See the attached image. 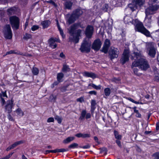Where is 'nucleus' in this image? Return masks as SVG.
Wrapping results in <instances>:
<instances>
[{
  "label": "nucleus",
  "mask_w": 159,
  "mask_h": 159,
  "mask_svg": "<svg viewBox=\"0 0 159 159\" xmlns=\"http://www.w3.org/2000/svg\"><path fill=\"white\" fill-rule=\"evenodd\" d=\"M134 56L136 58L132 63L131 67H138L142 70H146L150 67L148 61L143 58L140 51H137L134 52Z\"/></svg>",
  "instance_id": "f257e3e1"
},
{
  "label": "nucleus",
  "mask_w": 159,
  "mask_h": 159,
  "mask_svg": "<svg viewBox=\"0 0 159 159\" xmlns=\"http://www.w3.org/2000/svg\"><path fill=\"white\" fill-rule=\"evenodd\" d=\"M147 52L151 57H154L156 52V49L154 47V43L149 42L147 44Z\"/></svg>",
  "instance_id": "f03ea898"
},
{
  "label": "nucleus",
  "mask_w": 159,
  "mask_h": 159,
  "mask_svg": "<svg viewBox=\"0 0 159 159\" xmlns=\"http://www.w3.org/2000/svg\"><path fill=\"white\" fill-rule=\"evenodd\" d=\"M2 32L5 38L8 39L12 38V34L11 26L9 25H6L3 26Z\"/></svg>",
  "instance_id": "7ed1b4c3"
},
{
  "label": "nucleus",
  "mask_w": 159,
  "mask_h": 159,
  "mask_svg": "<svg viewBox=\"0 0 159 159\" xmlns=\"http://www.w3.org/2000/svg\"><path fill=\"white\" fill-rule=\"evenodd\" d=\"M9 20L11 26L13 30H17L19 29L20 21L19 18L16 16H10Z\"/></svg>",
  "instance_id": "20e7f679"
},
{
  "label": "nucleus",
  "mask_w": 159,
  "mask_h": 159,
  "mask_svg": "<svg viewBox=\"0 0 159 159\" xmlns=\"http://www.w3.org/2000/svg\"><path fill=\"white\" fill-rule=\"evenodd\" d=\"M91 43L90 41L84 40L82 44L80 50L82 52H90Z\"/></svg>",
  "instance_id": "39448f33"
},
{
  "label": "nucleus",
  "mask_w": 159,
  "mask_h": 159,
  "mask_svg": "<svg viewBox=\"0 0 159 159\" xmlns=\"http://www.w3.org/2000/svg\"><path fill=\"white\" fill-rule=\"evenodd\" d=\"M109 56L110 59L112 60L115 58H117L119 54V50L117 48L111 47L110 49L109 52Z\"/></svg>",
  "instance_id": "423d86ee"
},
{
  "label": "nucleus",
  "mask_w": 159,
  "mask_h": 159,
  "mask_svg": "<svg viewBox=\"0 0 159 159\" xmlns=\"http://www.w3.org/2000/svg\"><path fill=\"white\" fill-rule=\"evenodd\" d=\"M159 8V5L156 4L150 6L146 9L145 13L146 16L154 14Z\"/></svg>",
  "instance_id": "0eeeda50"
},
{
  "label": "nucleus",
  "mask_w": 159,
  "mask_h": 159,
  "mask_svg": "<svg viewBox=\"0 0 159 159\" xmlns=\"http://www.w3.org/2000/svg\"><path fill=\"white\" fill-rule=\"evenodd\" d=\"M132 24L135 26V31L140 32H141L145 28L143 23L137 19L133 21Z\"/></svg>",
  "instance_id": "6e6552de"
},
{
  "label": "nucleus",
  "mask_w": 159,
  "mask_h": 159,
  "mask_svg": "<svg viewBox=\"0 0 159 159\" xmlns=\"http://www.w3.org/2000/svg\"><path fill=\"white\" fill-rule=\"evenodd\" d=\"M81 32V30L79 29L75 31V34L73 35H71L73 38H71L70 37V40L74 42L75 43H77L79 42V37L80 36V34Z\"/></svg>",
  "instance_id": "1a4fd4ad"
},
{
  "label": "nucleus",
  "mask_w": 159,
  "mask_h": 159,
  "mask_svg": "<svg viewBox=\"0 0 159 159\" xmlns=\"http://www.w3.org/2000/svg\"><path fill=\"white\" fill-rule=\"evenodd\" d=\"M13 100L12 98L11 100H8L6 102V105L5 106V109L8 113H9L12 111V109L13 106Z\"/></svg>",
  "instance_id": "9d476101"
},
{
  "label": "nucleus",
  "mask_w": 159,
  "mask_h": 159,
  "mask_svg": "<svg viewBox=\"0 0 159 159\" xmlns=\"http://www.w3.org/2000/svg\"><path fill=\"white\" fill-rule=\"evenodd\" d=\"M94 31L93 26L88 25L87 26L85 30V34L88 38L90 39L91 38Z\"/></svg>",
  "instance_id": "9b49d317"
},
{
  "label": "nucleus",
  "mask_w": 159,
  "mask_h": 159,
  "mask_svg": "<svg viewBox=\"0 0 159 159\" xmlns=\"http://www.w3.org/2000/svg\"><path fill=\"white\" fill-rule=\"evenodd\" d=\"M129 60V55L128 51L125 50L122 54V56L120 59V62L123 64H124Z\"/></svg>",
  "instance_id": "f8f14e48"
},
{
  "label": "nucleus",
  "mask_w": 159,
  "mask_h": 159,
  "mask_svg": "<svg viewBox=\"0 0 159 159\" xmlns=\"http://www.w3.org/2000/svg\"><path fill=\"white\" fill-rule=\"evenodd\" d=\"M102 43L99 39L95 40L93 43L92 48L96 51H98L100 48Z\"/></svg>",
  "instance_id": "ddd939ff"
},
{
  "label": "nucleus",
  "mask_w": 159,
  "mask_h": 159,
  "mask_svg": "<svg viewBox=\"0 0 159 159\" xmlns=\"http://www.w3.org/2000/svg\"><path fill=\"white\" fill-rule=\"evenodd\" d=\"M110 42L109 40L106 39L103 46L102 50V51L105 53H107L108 52V49L110 46Z\"/></svg>",
  "instance_id": "4468645a"
},
{
  "label": "nucleus",
  "mask_w": 159,
  "mask_h": 159,
  "mask_svg": "<svg viewBox=\"0 0 159 159\" xmlns=\"http://www.w3.org/2000/svg\"><path fill=\"white\" fill-rule=\"evenodd\" d=\"M4 97H6V98H7V96L6 93V91H2L1 93H0V102L2 106H3L6 103L5 99L4 98H3Z\"/></svg>",
  "instance_id": "2eb2a0df"
},
{
  "label": "nucleus",
  "mask_w": 159,
  "mask_h": 159,
  "mask_svg": "<svg viewBox=\"0 0 159 159\" xmlns=\"http://www.w3.org/2000/svg\"><path fill=\"white\" fill-rule=\"evenodd\" d=\"M83 75L85 77H90L93 79H94L97 77V75L94 73L92 72H89L88 71H85L83 73Z\"/></svg>",
  "instance_id": "dca6fc26"
},
{
  "label": "nucleus",
  "mask_w": 159,
  "mask_h": 159,
  "mask_svg": "<svg viewBox=\"0 0 159 159\" xmlns=\"http://www.w3.org/2000/svg\"><path fill=\"white\" fill-rule=\"evenodd\" d=\"M72 14L76 17L77 18L83 14V11L82 10L79 9H77L74 11Z\"/></svg>",
  "instance_id": "f3484780"
},
{
  "label": "nucleus",
  "mask_w": 159,
  "mask_h": 159,
  "mask_svg": "<svg viewBox=\"0 0 159 159\" xmlns=\"http://www.w3.org/2000/svg\"><path fill=\"white\" fill-rule=\"evenodd\" d=\"M56 40H55L53 38H51L49 40V43L50 46L52 48H56L57 45L55 43Z\"/></svg>",
  "instance_id": "a211bd4d"
},
{
  "label": "nucleus",
  "mask_w": 159,
  "mask_h": 159,
  "mask_svg": "<svg viewBox=\"0 0 159 159\" xmlns=\"http://www.w3.org/2000/svg\"><path fill=\"white\" fill-rule=\"evenodd\" d=\"M17 8L15 7H13L7 10V14L10 15L16 13Z\"/></svg>",
  "instance_id": "6ab92c4d"
},
{
  "label": "nucleus",
  "mask_w": 159,
  "mask_h": 159,
  "mask_svg": "<svg viewBox=\"0 0 159 159\" xmlns=\"http://www.w3.org/2000/svg\"><path fill=\"white\" fill-rule=\"evenodd\" d=\"M77 25L75 24L71 25L69 30V33L71 35H73L75 34V30L77 29Z\"/></svg>",
  "instance_id": "aec40b11"
},
{
  "label": "nucleus",
  "mask_w": 159,
  "mask_h": 159,
  "mask_svg": "<svg viewBox=\"0 0 159 159\" xmlns=\"http://www.w3.org/2000/svg\"><path fill=\"white\" fill-rule=\"evenodd\" d=\"M124 20V23L126 24H129V23H131L132 24L133 21L134 20L130 16H127L125 17Z\"/></svg>",
  "instance_id": "412c9836"
},
{
  "label": "nucleus",
  "mask_w": 159,
  "mask_h": 159,
  "mask_svg": "<svg viewBox=\"0 0 159 159\" xmlns=\"http://www.w3.org/2000/svg\"><path fill=\"white\" fill-rule=\"evenodd\" d=\"M77 19L76 17L72 13L68 19L69 24L70 25L73 23Z\"/></svg>",
  "instance_id": "4be33fe9"
},
{
  "label": "nucleus",
  "mask_w": 159,
  "mask_h": 159,
  "mask_svg": "<svg viewBox=\"0 0 159 159\" xmlns=\"http://www.w3.org/2000/svg\"><path fill=\"white\" fill-rule=\"evenodd\" d=\"M51 22L49 20H46L42 21L41 24L43 26V29L47 28L50 24Z\"/></svg>",
  "instance_id": "5701e85b"
},
{
  "label": "nucleus",
  "mask_w": 159,
  "mask_h": 159,
  "mask_svg": "<svg viewBox=\"0 0 159 159\" xmlns=\"http://www.w3.org/2000/svg\"><path fill=\"white\" fill-rule=\"evenodd\" d=\"M75 136L78 138H86L90 137V135L88 134H82L80 133L75 134Z\"/></svg>",
  "instance_id": "b1692460"
},
{
  "label": "nucleus",
  "mask_w": 159,
  "mask_h": 159,
  "mask_svg": "<svg viewBox=\"0 0 159 159\" xmlns=\"http://www.w3.org/2000/svg\"><path fill=\"white\" fill-rule=\"evenodd\" d=\"M96 104V101L94 100H92L91 102V111L92 113L94 112V111L96 108L95 105Z\"/></svg>",
  "instance_id": "393cba45"
},
{
  "label": "nucleus",
  "mask_w": 159,
  "mask_h": 159,
  "mask_svg": "<svg viewBox=\"0 0 159 159\" xmlns=\"http://www.w3.org/2000/svg\"><path fill=\"white\" fill-rule=\"evenodd\" d=\"M141 33L143 34L147 37H150L151 36L150 32L145 28L141 32Z\"/></svg>",
  "instance_id": "a878e982"
},
{
  "label": "nucleus",
  "mask_w": 159,
  "mask_h": 159,
  "mask_svg": "<svg viewBox=\"0 0 159 159\" xmlns=\"http://www.w3.org/2000/svg\"><path fill=\"white\" fill-rule=\"evenodd\" d=\"M132 108L134 110V113H136L135 116L138 118H141L142 116L141 115L139 112L138 110L136 109L137 107H134Z\"/></svg>",
  "instance_id": "bb28decb"
},
{
  "label": "nucleus",
  "mask_w": 159,
  "mask_h": 159,
  "mask_svg": "<svg viewBox=\"0 0 159 159\" xmlns=\"http://www.w3.org/2000/svg\"><path fill=\"white\" fill-rule=\"evenodd\" d=\"M75 137H70L67 138L66 139L64 140L63 141L64 143H67L71 141L74 140L75 139Z\"/></svg>",
  "instance_id": "cd10ccee"
},
{
  "label": "nucleus",
  "mask_w": 159,
  "mask_h": 159,
  "mask_svg": "<svg viewBox=\"0 0 159 159\" xmlns=\"http://www.w3.org/2000/svg\"><path fill=\"white\" fill-rule=\"evenodd\" d=\"M137 5L141 6L143 5L145 2L144 0H134Z\"/></svg>",
  "instance_id": "c85d7f7f"
},
{
  "label": "nucleus",
  "mask_w": 159,
  "mask_h": 159,
  "mask_svg": "<svg viewBox=\"0 0 159 159\" xmlns=\"http://www.w3.org/2000/svg\"><path fill=\"white\" fill-rule=\"evenodd\" d=\"M64 74L62 73H60L57 74V79L59 82H61V79L64 77Z\"/></svg>",
  "instance_id": "c756f323"
},
{
  "label": "nucleus",
  "mask_w": 159,
  "mask_h": 159,
  "mask_svg": "<svg viewBox=\"0 0 159 159\" xmlns=\"http://www.w3.org/2000/svg\"><path fill=\"white\" fill-rule=\"evenodd\" d=\"M70 70V69L69 68V66L66 65H63V68L62 69V71L63 72H66L67 71H69Z\"/></svg>",
  "instance_id": "7c9ffc66"
},
{
  "label": "nucleus",
  "mask_w": 159,
  "mask_h": 159,
  "mask_svg": "<svg viewBox=\"0 0 159 159\" xmlns=\"http://www.w3.org/2000/svg\"><path fill=\"white\" fill-rule=\"evenodd\" d=\"M92 86L93 88L97 89V90H99L100 89H101V86L100 85H98V86H97L95 85V84H89L88 86Z\"/></svg>",
  "instance_id": "2f4dec72"
},
{
  "label": "nucleus",
  "mask_w": 159,
  "mask_h": 159,
  "mask_svg": "<svg viewBox=\"0 0 159 159\" xmlns=\"http://www.w3.org/2000/svg\"><path fill=\"white\" fill-rule=\"evenodd\" d=\"M72 4L73 3L71 2H66L65 4L66 7L68 9H71Z\"/></svg>",
  "instance_id": "473e14b6"
},
{
  "label": "nucleus",
  "mask_w": 159,
  "mask_h": 159,
  "mask_svg": "<svg viewBox=\"0 0 159 159\" xmlns=\"http://www.w3.org/2000/svg\"><path fill=\"white\" fill-rule=\"evenodd\" d=\"M104 92L105 95L107 96H109L111 93V89L109 88H106L104 89Z\"/></svg>",
  "instance_id": "72a5a7b5"
},
{
  "label": "nucleus",
  "mask_w": 159,
  "mask_h": 159,
  "mask_svg": "<svg viewBox=\"0 0 159 159\" xmlns=\"http://www.w3.org/2000/svg\"><path fill=\"white\" fill-rule=\"evenodd\" d=\"M86 111L85 110H83L81 112V116L79 118V119L80 120H83L84 119V117L86 116Z\"/></svg>",
  "instance_id": "f704fd0d"
},
{
  "label": "nucleus",
  "mask_w": 159,
  "mask_h": 159,
  "mask_svg": "<svg viewBox=\"0 0 159 159\" xmlns=\"http://www.w3.org/2000/svg\"><path fill=\"white\" fill-rule=\"evenodd\" d=\"M32 71L34 75H37L38 74L39 71L38 68L34 67L32 70Z\"/></svg>",
  "instance_id": "c9c22d12"
},
{
  "label": "nucleus",
  "mask_w": 159,
  "mask_h": 159,
  "mask_svg": "<svg viewBox=\"0 0 159 159\" xmlns=\"http://www.w3.org/2000/svg\"><path fill=\"white\" fill-rule=\"evenodd\" d=\"M114 133L115 137L116 139H119V140H120V139H121V135L119 134L118 132L116 130H115L114 131Z\"/></svg>",
  "instance_id": "e433bc0d"
},
{
  "label": "nucleus",
  "mask_w": 159,
  "mask_h": 159,
  "mask_svg": "<svg viewBox=\"0 0 159 159\" xmlns=\"http://www.w3.org/2000/svg\"><path fill=\"white\" fill-rule=\"evenodd\" d=\"M147 16H146V17L145 18V21L146 22H147V23H146V24H147V25H149L152 22V20L151 19V16H150V17H149V18H148L147 17Z\"/></svg>",
  "instance_id": "4c0bfd02"
},
{
  "label": "nucleus",
  "mask_w": 159,
  "mask_h": 159,
  "mask_svg": "<svg viewBox=\"0 0 159 159\" xmlns=\"http://www.w3.org/2000/svg\"><path fill=\"white\" fill-rule=\"evenodd\" d=\"M16 112L17 114L20 116H22L24 115V113L22 111L21 109L20 108H18L16 110Z\"/></svg>",
  "instance_id": "58836bf2"
},
{
  "label": "nucleus",
  "mask_w": 159,
  "mask_h": 159,
  "mask_svg": "<svg viewBox=\"0 0 159 159\" xmlns=\"http://www.w3.org/2000/svg\"><path fill=\"white\" fill-rule=\"evenodd\" d=\"M78 144L76 143H72L69 146L68 148H77L78 147Z\"/></svg>",
  "instance_id": "ea45409f"
},
{
  "label": "nucleus",
  "mask_w": 159,
  "mask_h": 159,
  "mask_svg": "<svg viewBox=\"0 0 159 159\" xmlns=\"http://www.w3.org/2000/svg\"><path fill=\"white\" fill-rule=\"evenodd\" d=\"M153 157V159H159V152H156L152 156Z\"/></svg>",
  "instance_id": "a19ab883"
},
{
  "label": "nucleus",
  "mask_w": 159,
  "mask_h": 159,
  "mask_svg": "<svg viewBox=\"0 0 159 159\" xmlns=\"http://www.w3.org/2000/svg\"><path fill=\"white\" fill-rule=\"evenodd\" d=\"M31 38V35L29 34L26 33L24 35L23 39L26 40H28Z\"/></svg>",
  "instance_id": "79ce46f5"
},
{
  "label": "nucleus",
  "mask_w": 159,
  "mask_h": 159,
  "mask_svg": "<svg viewBox=\"0 0 159 159\" xmlns=\"http://www.w3.org/2000/svg\"><path fill=\"white\" fill-rule=\"evenodd\" d=\"M55 120H57L58 123L61 124V123L62 120V118L61 117H60L59 116H57L55 117Z\"/></svg>",
  "instance_id": "37998d69"
},
{
  "label": "nucleus",
  "mask_w": 159,
  "mask_h": 159,
  "mask_svg": "<svg viewBox=\"0 0 159 159\" xmlns=\"http://www.w3.org/2000/svg\"><path fill=\"white\" fill-rule=\"evenodd\" d=\"M111 81L116 83H119L120 80L119 78H113L111 79Z\"/></svg>",
  "instance_id": "c03bdc74"
},
{
  "label": "nucleus",
  "mask_w": 159,
  "mask_h": 159,
  "mask_svg": "<svg viewBox=\"0 0 159 159\" xmlns=\"http://www.w3.org/2000/svg\"><path fill=\"white\" fill-rule=\"evenodd\" d=\"M57 26L58 28V30L60 32V33L61 35L62 36V37L63 38L64 37L63 32L62 30H61V29L60 28V25L58 23H57Z\"/></svg>",
  "instance_id": "a18cd8bd"
},
{
  "label": "nucleus",
  "mask_w": 159,
  "mask_h": 159,
  "mask_svg": "<svg viewBox=\"0 0 159 159\" xmlns=\"http://www.w3.org/2000/svg\"><path fill=\"white\" fill-rule=\"evenodd\" d=\"M68 151V149H65V148H61V149H58V152H64Z\"/></svg>",
  "instance_id": "49530a36"
},
{
  "label": "nucleus",
  "mask_w": 159,
  "mask_h": 159,
  "mask_svg": "<svg viewBox=\"0 0 159 159\" xmlns=\"http://www.w3.org/2000/svg\"><path fill=\"white\" fill-rule=\"evenodd\" d=\"M13 53H14L15 54L20 55L23 56L24 55L23 53H21V52L18 51H16L15 50H13Z\"/></svg>",
  "instance_id": "de8ad7c7"
},
{
  "label": "nucleus",
  "mask_w": 159,
  "mask_h": 159,
  "mask_svg": "<svg viewBox=\"0 0 159 159\" xmlns=\"http://www.w3.org/2000/svg\"><path fill=\"white\" fill-rule=\"evenodd\" d=\"M39 27L38 25H33L31 28V30L33 31H34L35 30L38 29Z\"/></svg>",
  "instance_id": "09e8293b"
},
{
  "label": "nucleus",
  "mask_w": 159,
  "mask_h": 159,
  "mask_svg": "<svg viewBox=\"0 0 159 159\" xmlns=\"http://www.w3.org/2000/svg\"><path fill=\"white\" fill-rule=\"evenodd\" d=\"M108 7V4H105L102 7V9L105 12L107 11Z\"/></svg>",
  "instance_id": "8fccbe9b"
},
{
  "label": "nucleus",
  "mask_w": 159,
  "mask_h": 159,
  "mask_svg": "<svg viewBox=\"0 0 159 159\" xmlns=\"http://www.w3.org/2000/svg\"><path fill=\"white\" fill-rule=\"evenodd\" d=\"M56 98V97L54 96L53 95H51L49 97V99L52 101H55Z\"/></svg>",
  "instance_id": "3c124183"
},
{
  "label": "nucleus",
  "mask_w": 159,
  "mask_h": 159,
  "mask_svg": "<svg viewBox=\"0 0 159 159\" xmlns=\"http://www.w3.org/2000/svg\"><path fill=\"white\" fill-rule=\"evenodd\" d=\"M12 154V153L9 154V155L6 156L5 157L1 158L0 159H9L10 157L11 156Z\"/></svg>",
  "instance_id": "603ef678"
},
{
  "label": "nucleus",
  "mask_w": 159,
  "mask_h": 159,
  "mask_svg": "<svg viewBox=\"0 0 159 159\" xmlns=\"http://www.w3.org/2000/svg\"><path fill=\"white\" fill-rule=\"evenodd\" d=\"M61 82H59L58 81H57L55 82L52 85L51 87L52 88H53L54 86L57 85L59 83Z\"/></svg>",
  "instance_id": "864d4df0"
},
{
  "label": "nucleus",
  "mask_w": 159,
  "mask_h": 159,
  "mask_svg": "<svg viewBox=\"0 0 159 159\" xmlns=\"http://www.w3.org/2000/svg\"><path fill=\"white\" fill-rule=\"evenodd\" d=\"M90 147V146L89 144H87L85 146H83L82 147H80V148H82L84 149H87L89 148Z\"/></svg>",
  "instance_id": "5fc2aeb1"
},
{
  "label": "nucleus",
  "mask_w": 159,
  "mask_h": 159,
  "mask_svg": "<svg viewBox=\"0 0 159 159\" xmlns=\"http://www.w3.org/2000/svg\"><path fill=\"white\" fill-rule=\"evenodd\" d=\"M54 121V119L53 117H50L48 118L47 120L48 122H53Z\"/></svg>",
  "instance_id": "6e6d98bb"
},
{
  "label": "nucleus",
  "mask_w": 159,
  "mask_h": 159,
  "mask_svg": "<svg viewBox=\"0 0 159 159\" xmlns=\"http://www.w3.org/2000/svg\"><path fill=\"white\" fill-rule=\"evenodd\" d=\"M24 143V141H23V140H20V141H18L15 142L16 146H17V145H20L21 144L23 143Z\"/></svg>",
  "instance_id": "4d7b16f0"
},
{
  "label": "nucleus",
  "mask_w": 159,
  "mask_h": 159,
  "mask_svg": "<svg viewBox=\"0 0 159 159\" xmlns=\"http://www.w3.org/2000/svg\"><path fill=\"white\" fill-rule=\"evenodd\" d=\"M101 150V152L102 153V152H105V153L106 154L107 152V149L106 148H102L100 149Z\"/></svg>",
  "instance_id": "13d9d810"
},
{
  "label": "nucleus",
  "mask_w": 159,
  "mask_h": 159,
  "mask_svg": "<svg viewBox=\"0 0 159 159\" xmlns=\"http://www.w3.org/2000/svg\"><path fill=\"white\" fill-rule=\"evenodd\" d=\"M116 143L121 148L122 147V145L121 144V142L120 141L118 140H116Z\"/></svg>",
  "instance_id": "bf43d9fd"
},
{
  "label": "nucleus",
  "mask_w": 159,
  "mask_h": 159,
  "mask_svg": "<svg viewBox=\"0 0 159 159\" xmlns=\"http://www.w3.org/2000/svg\"><path fill=\"white\" fill-rule=\"evenodd\" d=\"M155 79L156 81H159V74H157L155 75Z\"/></svg>",
  "instance_id": "052dcab7"
},
{
  "label": "nucleus",
  "mask_w": 159,
  "mask_h": 159,
  "mask_svg": "<svg viewBox=\"0 0 159 159\" xmlns=\"http://www.w3.org/2000/svg\"><path fill=\"white\" fill-rule=\"evenodd\" d=\"M89 93L90 94H94V95H96L97 94V92L95 91H90L89 92Z\"/></svg>",
  "instance_id": "680f3d73"
},
{
  "label": "nucleus",
  "mask_w": 159,
  "mask_h": 159,
  "mask_svg": "<svg viewBox=\"0 0 159 159\" xmlns=\"http://www.w3.org/2000/svg\"><path fill=\"white\" fill-rule=\"evenodd\" d=\"M8 119L11 121H13L14 120L13 119L12 117L10 114H8Z\"/></svg>",
  "instance_id": "e2e57ef3"
},
{
  "label": "nucleus",
  "mask_w": 159,
  "mask_h": 159,
  "mask_svg": "<svg viewBox=\"0 0 159 159\" xmlns=\"http://www.w3.org/2000/svg\"><path fill=\"white\" fill-rule=\"evenodd\" d=\"M133 70H134V73L135 74H136L137 75H139L138 73V69H137L136 68H134L133 69Z\"/></svg>",
  "instance_id": "0e129e2a"
},
{
  "label": "nucleus",
  "mask_w": 159,
  "mask_h": 159,
  "mask_svg": "<svg viewBox=\"0 0 159 159\" xmlns=\"http://www.w3.org/2000/svg\"><path fill=\"white\" fill-rule=\"evenodd\" d=\"M94 139L98 144H99L100 143L98 141V138L97 137H96V136H94Z\"/></svg>",
  "instance_id": "69168bd1"
},
{
  "label": "nucleus",
  "mask_w": 159,
  "mask_h": 159,
  "mask_svg": "<svg viewBox=\"0 0 159 159\" xmlns=\"http://www.w3.org/2000/svg\"><path fill=\"white\" fill-rule=\"evenodd\" d=\"M91 117V115L89 113L86 114V119H89Z\"/></svg>",
  "instance_id": "338daca9"
},
{
  "label": "nucleus",
  "mask_w": 159,
  "mask_h": 159,
  "mask_svg": "<svg viewBox=\"0 0 159 159\" xmlns=\"http://www.w3.org/2000/svg\"><path fill=\"white\" fill-rule=\"evenodd\" d=\"M156 129L157 130L159 129V121L156 124Z\"/></svg>",
  "instance_id": "774afa93"
}]
</instances>
